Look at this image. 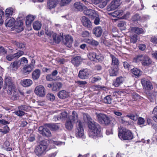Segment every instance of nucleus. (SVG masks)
I'll use <instances>...</instances> for the list:
<instances>
[{
  "label": "nucleus",
  "mask_w": 157,
  "mask_h": 157,
  "mask_svg": "<svg viewBox=\"0 0 157 157\" xmlns=\"http://www.w3.org/2000/svg\"><path fill=\"white\" fill-rule=\"evenodd\" d=\"M88 127L90 130L89 133L90 137L94 138L100 134L101 128L97 123L93 121H89L88 122Z\"/></svg>",
  "instance_id": "1"
},
{
  "label": "nucleus",
  "mask_w": 157,
  "mask_h": 157,
  "mask_svg": "<svg viewBox=\"0 0 157 157\" xmlns=\"http://www.w3.org/2000/svg\"><path fill=\"white\" fill-rule=\"evenodd\" d=\"M133 61L136 63L140 62L143 66H147L151 63V61L149 57L146 55L139 54L133 59Z\"/></svg>",
  "instance_id": "2"
},
{
  "label": "nucleus",
  "mask_w": 157,
  "mask_h": 157,
  "mask_svg": "<svg viewBox=\"0 0 157 157\" xmlns=\"http://www.w3.org/2000/svg\"><path fill=\"white\" fill-rule=\"evenodd\" d=\"M48 143L49 141L46 140L41 141L35 149V151L36 155L40 156L47 149Z\"/></svg>",
  "instance_id": "3"
},
{
  "label": "nucleus",
  "mask_w": 157,
  "mask_h": 157,
  "mask_svg": "<svg viewBox=\"0 0 157 157\" xmlns=\"http://www.w3.org/2000/svg\"><path fill=\"white\" fill-rule=\"evenodd\" d=\"M118 135L120 139L123 140H130L133 138L132 133L130 131L124 128L120 130Z\"/></svg>",
  "instance_id": "4"
},
{
  "label": "nucleus",
  "mask_w": 157,
  "mask_h": 157,
  "mask_svg": "<svg viewBox=\"0 0 157 157\" xmlns=\"http://www.w3.org/2000/svg\"><path fill=\"white\" fill-rule=\"evenodd\" d=\"M4 82L5 85L8 87V94L9 95H11L12 92H15L16 90L15 85L12 78L10 77H7L6 78Z\"/></svg>",
  "instance_id": "5"
},
{
  "label": "nucleus",
  "mask_w": 157,
  "mask_h": 157,
  "mask_svg": "<svg viewBox=\"0 0 157 157\" xmlns=\"http://www.w3.org/2000/svg\"><path fill=\"white\" fill-rule=\"evenodd\" d=\"M87 56L91 60L96 62L102 61L104 59V57L100 53L97 54L94 52H90Z\"/></svg>",
  "instance_id": "6"
},
{
  "label": "nucleus",
  "mask_w": 157,
  "mask_h": 157,
  "mask_svg": "<svg viewBox=\"0 0 157 157\" xmlns=\"http://www.w3.org/2000/svg\"><path fill=\"white\" fill-rule=\"evenodd\" d=\"M70 117L69 115L66 112H63L57 115H55L53 117V120L55 121H63L67 119Z\"/></svg>",
  "instance_id": "7"
},
{
  "label": "nucleus",
  "mask_w": 157,
  "mask_h": 157,
  "mask_svg": "<svg viewBox=\"0 0 157 157\" xmlns=\"http://www.w3.org/2000/svg\"><path fill=\"white\" fill-rule=\"evenodd\" d=\"M84 134V130L82 123L81 121H78L77 124L76 136L77 137H81L83 136Z\"/></svg>",
  "instance_id": "8"
},
{
  "label": "nucleus",
  "mask_w": 157,
  "mask_h": 157,
  "mask_svg": "<svg viewBox=\"0 0 157 157\" xmlns=\"http://www.w3.org/2000/svg\"><path fill=\"white\" fill-rule=\"evenodd\" d=\"M141 82L144 89L147 90H151L153 89L152 84L149 80L143 78L141 79Z\"/></svg>",
  "instance_id": "9"
},
{
  "label": "nucleus",
  "mask_w": 157,
  "mask_h": 157,
  "mask_svg": "<svg viewBox=\"0 0 157 157\" xmlns=\"http://www.w3.org/2000/svg\"><path fill=\"white\" fill-rule=\"evenodd\" d=\"M121 0H114L107 7V10L110 11L117 8L120 5Z\"/></svg>",
  "instance_id": "10"
},
{
  "label": "nucleus",
  "mask_w": 157,
  "mask_h": 157,
  "mask_svg": "<svg viewBox=\"0 0 157 157\" xmlns=\"http://www.w3.org/2000/svg\"><path fill=\"white\" fill-rule=\"evenodd\" d=\"M34 92L37 96L40 97H44L45 94V89L41 85L36 86Z\"/></svg>",
  "instance_id": "11"
},
{
  "label": "nucleus",
  "mask_w": 157,
  "mask_h": 157,
  "mask_svg": "<svg viewBox=\"0 0 157 157\" xmlns=\"http://www.w3.org/2000/svg\"><path fill=\"white\" fill-rule=\"evenodd\" d=\"M48 127L45 126V124L43 126H41L39 128V131L40 133L43 136L47 137L51 136V134L50 131L49 130Z\"/></svg>",
  "instance_id": "12"
},
{
  "label": "nucleus",
  "mask_w": 157,
  "mask_h": 157,
  "mask_svg": "<svg viewBox=\"0 0 157 157\" xmlns=\"http://www.w3.org/2000/svg\"><path fill=\"white\" fill-rule=\"evenodd\" d=\"M89 73L88 69H82L79 71L78 76L82 79H86L88 78Z\"/></svg>",
  "instance_id": "13"
},
{
  "label": "nucleus",
  "mask_w": 157,
  "mask_h": 157,
  "mask_svg": "<svg viewBox=\"0 0 157 157\" xmlns=\"http://www.w3.org/2000/svg\"><path fill=\"white\" fill-rule=\"evenodd\" d=\"M113 113L117 116L121 117L118 118L119 121L124 124L128 125L130 124L128 121H126L124 120L123 117H121L122 115V113L120 110H115L113 111Z\"/></svg>",
  "instance_id": "14"
},
{
  "label": "nucleus",
  "mask_w": 157,
  "mask_h": 157,
  "mask_svg": "<svg viewBox=\"0 0 157 157\" xmlns=\"http://www.w3.org/2000/svg\"><path fill=\"white\" fill-rule=\"evenodd\" d=\"M63 42L64 44L68 47H71L73 42L72 37L69 35L65 36V38H63Z\"/></svg>",
  "instance_id": "15"
},
{
  "label": "nucleus",
  "mask_w": 157,
  "mask_h": 157,
  "mask_svg": "<svg viewBox=\"0 0 157 157\" xmlns=\"http://www.w3.org/2000/svg\"><path fill=\"white\" fill-rule=\"evenodd\" d=\"M74 123L71 121V119L69 117L66 121L64 124L65 128L68 130H71L74 127Z\"/></svg>",
  "instance_id": "16"
},
{
  "label": "nucleus",
  "mask_w": 157,
  "mask_h": 157,
  "mask_svg": "<svg viewBox=\"0 0 157 157\" xmlns=\"http://www.w3.org/2000/svg\"><path fill=\"white\" fill-rule=\"evenodd\" d=\"M81 21L82 24L85 27L90 28L91 26V23L90 20L85 16H83L81 18Z\"/></svg>",
  "instance_id": "17"
},
{
  "label": "nucleus",
  "mask_w": 157,
  "mask_h": 157,
  "mask_svg": "<svg viewBox=\"0 0 157 157\" xmlns=\"http://www.w3.org/2000/svg\"><path fill=\"white\" fill-rule=\"evenodd\" d=\"M93 33L96 37H99L102 34V30L101 27L98 26L94 29Z\"/></svg>",
  "instance_id": "18"
},
{
  "label": "nucleus",
  "mask_w": 157,
  "mask_h": 157,
  "mask_svg": "<svg viewBox=\"0 0 157 157\" xmlns=\"http://www.w3.org/2000/svg\"><path fill=\"white\" fill-rule=\"evenodd\" d=\"M82 62V60L79 56H77L71 60V63L76 67L78 66Z\"/></svg>",
  "instance_id": "19"
},
{
  "label": "nucleus",
  "mask_w": 157,
  "mask_h": 157,
  "mask_svg": "<svg viewBox=\"0 0 157 157\" xmlns=\"http://www.w3.org/2000/svg\"><path fill=\"white\" fill-rule=\"evenodd\" d=\"M63 86L62 83L60 82H55L53 83V86L52 90L53 91H58Z\"/></svg>",
  "instance_id": "20"
},
{
  "label": "nucleus",
  "mask_w": 157,
  "mask_h": 157,
  "mask_svg": "<svg viewBox=\"0 0 157 157\" xmlns=\"http://www.w3.org/2000/svg\"><path fill=\"white\" fill-rule=\"evenodd\" d=\"M58 0H48V6L50 9L54 8L57 5Z\"/></svg>",
  "instance_id": "21"
},
{
  "label": "nucleus",
  "mask_w": 157,
  "mask_h": 157,
  "mask_svg": "<svg viewBox=\"0 0 157 157\" xmlns=\"http://www.w3.org/2000/svg\"><path fill=\"white\" fill-rule=\"evenodd\" d=\"M124 81V78L122 77H118L116 79L115 81L113 82V85L115 87H118L123 83Z\"/></svg>",
  "instance_id": "22"
},
{
  "label": "nucleus",
  "mask_w": 157,
  "mask_h": 157,
  "mask_svg": "<svg viewBox=\"0 0 157 157\" xmlns=\"http://www.w3.org/2000/svg\"><path fill=\"white\" fill-rule=\"evenodd\" d=\"M15 22V19L13 17L9 19L7 18L5 21V25L6 27H11L14 25Z\"/></svg>",
  "instance_id": "23"
},
{
  "label": "nucleus",
  "mask_w": 157,
  "mask_h": 157,
  "mask_svg": "<svg viewBox=\"0 0 157 157\" xmlns=\"http://www.w3.org/2000/svg\"><path fill=\"white\" fill-rule=\"evenodd\" d=\"M20 66L18 60H15L11 63L10 68L13 71L17 70Z\"/></svg>",
  "instance_id": "24"
},
{
  "label": "nucleus",
  "mask_w": 157,
  "mask_h": 157,
  "mask_svg": "<svg viewBox=\"0 0 157 157\" xmlns=\"http://www.w3.org/2000/svg\"><path fill=\"white\" fill-rule=\"evenodd\" d=\"M84 41L94 46H97L99 44L98 42L93 39H86Z\"/></svg>",
  "instance_id": "25"
},
{
  "label": "nucleus",
  "mask_w": 157,
  "mask_h": 157,
  "mask_svg": "<svg viewBox=\"0 0 157 157\" xmlns=\"http://www.w3.org/2000/svg\"><path fill=\"white\" fill-rule=\"evenodd\" d=\"M21 84L25 87L30 86L33 84V81L30 79H25L21 80Z\"/></svg>",
  "instance_id": "26"
},
{
  "label": "nucleus",
  "mask_w": 157,
  "mask_h": 157,
  "mask_svg": "<svg viewBox=\"0 0 157 157\" xmlns=\"http://www.w3.org/2000/svg\"><path fill=\"white\" fill-rule=\"evenodd\" d=\"M58 96L60 99L67 98L69 96V94L65 90H62L59 91L57 94Z\"/></svg>",
  "instance_id": "27"
},
{
  "label": "nucleus",
  "mask_w": 157,
  "mask_h": 157,
  "mask_svg": "<svg viewBox=\"0 0 157 157\" xmlns=\"http://www.w3.org/2000/svg\"><path fill=\"white\" fill-rule=\"evenodd\" d=\"M130 29L132 32L138 34H143L144 33V30L142 28L136 27H132Z\"/></svg>",
  "instance_id": "28"
},
{
  "label": "nucleus",
  "mask_w": 157,
  "mask_h": 157,
  "mask_svg": "<svg viewBox=\"0 0 157 157\" xmlns=\"http://www.w3.org/2000/svg\"><path fill=\"white\" fill-rule=\"evenodd\" d=\"M34 20V17L31 15H29L26 17L25 20L26 25L29 26L30 25L32 22Z\"/></svg>",
  "instance_id": "29"
},
{
  "label": "nucleus",
  "mask_w": 157,
  "mask_h": 157,
  "mask_svg": "<svg viewBox=\"0 0 157 157\" xmlns=\"http://www.w3.org/2000/svg\"><path fill=\"white\" fill-rule=\"evenodd\" d=\"M84 7L82 4L79 2H76L74 4V8L77 11H82Z\"/></svg>",
  "instance_id": "30"
},
{
  "label": "nucleus",
  "mask_w": 157,
  "mask_h": 157,
  "mask_svg": "<svg viewBox=\"0 0 157 157\" xmlns=\"http://www.w3.org/2000/svg\"><path fill=\"white\" fill-rule=\"evenodd\" d=\"M14 11L15 10L13 8L10 7L7 8L5 11L6 17L8 18L11 16Z\"/></svg>",
  "instance_id": "31"
},
{
  "label": "nucleus",
  "mask_w": 157,
  "mask_h": 157,
  "mask_svg": "<svg viewBox=\"0 0 157 157\" xmlns=\"http://www.w3.org/2000/svg\"><path fill=\"white\" fill-rule=\"evenodd\" d=\"M52 38L56 43H59L63 39V37L61 35H57L55 33L53 35Z\"/></svg>",
  "instance_id": "32"
},
{
  "label": "nucleus",
  "mask_w": 157,
  "mask_h": 157,
  "mask_svg": "<svg viewBox=\"0 0 157 157\" xmlns=\"http://www.w3.org/2000/svg\"><path fill=\"white\" fill-rule=\"evenodd\" d=\"M40 75V71L39 69H36L32 73V78L34 80L37 79Z\"/></svg>",
  "instance_id": "33"
},
{
  "label": "nucleus",
  "mask_w": 157,
  "mask_h": 157,
  "mask_svg": "<svg viewBox=\"0 0 157 157\" xmlns=\"http://www.w3.org/2000/svg\"><path fill=\"white\" fill-rule=\"evenodd\" d=\"M97 119L99 122L101 123H103V121L106 116V115L104 114L100 113H96Z\"/></svg>",
  "instance_id": "34"
},
{
  "label": "nucleus",
  "mask_w": 157,
  "mask_h": 157,
  "mask_svg": "<svg viewBox=\"0 0 157 157\" xmlns=\"http://www.w3.org/2000/svg\"><path fill=\"white\" fill-rule=\"evenodd\" d=\"M84 13L87 15H90L91 16H95L97 15L96 12L94 10L91 9H87L84 11Z\"/></svg>",
  "instance_id": "35"
},
{
  "label": "nucleus",
  "mask_w": 157,
  "mask_h": 157,
  "mask_svg": "<svg viewBox=\"0 0 157 157\" xmlns=\"http://www.w3.org/2000/svg\"><path fill=\"white\" fill-rule=\"evenodd\" d=\"M71 120L73 122H76V124L78 121H80L78 120V116L77 113L75 111H73L71 116H70Z\"/></svg>",
  "instance_id": "36"
},
{
  "label": "nucleus",
  "mask_w": 157,
  "mask_h": 157,
  "mask_svg": "<svg viewBox=\"0 0 157 157\" xmlns=\"http://www.w3.org/2000/svg\"><path fill=\"white\" fill-rule=\"evenodd\" d=\"M45 126L48 127L52 130H58L59 126L57 124H46Z\"/></svg>",
  "instance_id": "37"
},
{
  "label": "nucleus",
  "mask_w": 157,
  "mask_h": 157,
  "mask_svg": "<svg viewBox=\"0 0 157 157\" xmlns=\"http://www.w3.org/2000/svg\"><path fill=\"white\" fill-rule=\"evenodd\" d=\"M109 75L111 76H116L118 74V70L117 67H115V68L112 67L109 69Z\"/></svg>",
  "instance_id": "38"
},
{
  "label": "nucleus",
  "mask_w": 157,
  "mask_h": 157,
  "mask_svg": "<svg viewBox=\"0 0 157 157\" xmlns=\"http://www.w3.org/2000/svg\"><path fill=\"white\" fill-rule=\"evenodd\" d=\"M110 56L112 58V65H115V67H117L119 64V61L118 59L114 55L111 54Z\"/></svg>",
  "instance_id": "39"
},
{
  "label": "nucleus",
  "mask_w": 157,
  "mask_h": 157,
  "mask_svg": "<svg viewBox=\"0 0 157 157\" xmlns=\"http://www.w3.org/2000/svg\"><path fill=\"white\" fill-rule=\"evenodd\" d=\"M14 44L15 47L17 48L24 50L25 48V45L24 44L18 43L16 41L14 42Z\"/></svg>",
  "instance_id": "40"
},
{
  "label": "nucleus",
  "mask_w": 157,
  "mask_h": 157,
  "mask_svg": "<svg viewBox=\"0 0 157 157\" xmlns=\"http://www.w3.org/2000/svg\"><path fill=\"white\" fill-rule=\"evenodd\" d=\"M33 68V65L32 64H31L24 67L23 68V71L25 73H29L31 71Z\"/></svg>",
  "instance_id": "41"
},
{
  "label": "nucleus",
  "mask_w": 157,
  "mask_h": 157,
  "mask_svg": "<svg viewBox=\"0 0 157 157\" xmlns=\"http://www.w3.org/2000/svg\"><path fill=\"white\" fill-rule=\"evenodd\" d=\"M132 73L135 76H139L141 74V72L137 68H134L131 70Z\"/></svg>",
  "instance_id": "42"
},
{
  "label": "nucleus",
  "mask_w": 157,
  "mask_h": 157,
  "mask_svg": "<svg viewBox=\"0 0 157 157\" xmlns=\"http://www.w3.org/2000/svg\"><path fill=\"white\" fill-rule=\"evenodd\" d=\"M41 26V23L38 21H35L33 24V26L35 30H39Z\"/></svg>",
  "instance_id": "43"
},
{
  "label": "nucleus",
  "mask_w": 157,
  "mask_h": 157,
  "mask_svg": "<svg viewBox=\"0 0 157 157\" xmlns=\"http://www.w3.org/2000/svg\"><path fill=\"white\" fill-rule=\"evenodd\" d=\"M20 66H25L27 64L28 60L25 57H22L18 60Z\"/></svg>",
  "instance_id": "44"
},
{
  "label": "nucleus",
  "mask_w": 157,
  "mask_h": 157,
  "mask_svg": "<svg viewBox=\"0 0 157 157\" xmlns=\"http://www.w3.org/2000/svg\"><path fill=\"white\" fill-rule=\"evenodd\" d=\"M112 98L111 95H108L105 97L104 99V103L110 104L112 102Z\"/></svg>",
  "instance_id": "45"
},
{
  "label": "nucleus",
  "mask_w": 157,
  "mask_h": 157,
  "mask_svg": "<svg viewBox=\"0 0 157 157\" xmlns=\"http://www.w3.org/2000/svg\"><path fill=\"white\" fill-rule=\"evenodd\" d=\"M46 97L47 99L52 101H53L55 98L54 95L50 93H49L47 94Z\"/></svg>",
  "instance_id": "46"
},
{
  "label": "nucleus",
  "mask_w": 157,
  "mask_h": 157,
  "mask_svg": "<svg viewBox=\"0 0 157 157\" xmlns=\"http://www.w3.org/2000/svg\"><path fill=\"white\" fill-rule=\"evenodd\" d=\"M122 10H116L113 13H111V14L113 17H117L122 15Z\"/></svg>",
  "instance_id": "47"
},
{
  "label": "nucleus",
  "mask_w": 157,
  "mask_h": 157,
  "mask_svg": "<svg viewBox=\"0 0 157 157\" xmlns=\"http://www.w3.org/2000/svg\"><path fill=\"white\" fill-rule=\"evenodd\" d=\"M137 40V36L136 35H134L131 37L130 42L135 44L136 43Z\"/></svg>",
  "instance_id": "48"
},
{
  "label": "nucleus",
  "mask_w": 157,
  "mask_h": 157,
  "mask_svg": "<svg viewBox=\"0 0 157 157\" xmlns=\"http://www.w3.org/2000/svg\"><path fill=\"white\" fill-rule=\"evenodd\" d=\"M94 18H95L94 20V23L96 25H98L99 24L100 22V20L98 17V15L97 13V15L95 16H93Z\"/></svg>",
  "instance_id": "49"
},
{
  "label": "nucleus",
  "mask_w": 157,
  "mask_h": 157,
  "mask_svg": "<svg viewBox=\"0 0 157 157\" xmlns=\"http://www.w3.org/2000/svg\"><path fill=\"white\" fill-rule=\"evenodd\" d=\"M110 118L107 116H106V117L104 120L103 121V123L105 125H108L110 123Z\"/></svg>",
  "instance_id": "50"
},
{
  "label": "nucleus",
  "mask_w": 157,
  "mask_h": 157,
  "mask_svg": "<svg viewBox=\"0 0 157 157\" xmlns=\"http://www.w3.org/2000/svg\"><path fill=\"white\" fill-rule=\"evenodd\" d=\"M24 53V52L22 51H19L18 52L14 53V55L15 58H18L21 56H22Z\"/></svg>",
  "instance_id": "51"
},
{
  "label": "nucleus",
  "mask_w": 157,
  "mask_h": 157,
  "mask_svg": "<svg viewBox=\"0 0 157 157\" xmlns=\"http://www.w3.org/2000/svg\"><path fill=\"white\" fill-rule=\"evenodd\" d=\"M101 80V78L98 76L97 77H93L91 78V82L95 83Z\"/></svg>",
  "instance_id": "52"
},
{
  "label": "nucleus",
  "mask_w": 157,
  "mask_h": 157,
  "mask_svg": "<svg viewBox=\"0 0 157 157\" xmlns=\"http://www.w3.org/2000/svg\"><path fill=\"white\" fill-rule=\"evenodd\" d=\"M14 113L15 114L20 117L24 115L25 114V112L23 111H21L20 110L16 111Z\"/></svg>",
  "instance_id": "53"
},
{
  "label": "nucleus",
  "mask_w": 157,
  "mask_h": 157,
  "mask_svg": "<svg viewBox=\"0 0 157 157\" xmlns=\"http://www.w3.org/2000/svg\"><path fill=\"white\" fill-rule=\"evenodd\" d=\"M15 28L16 29H17V31L18 32H20L22 31L23 30V24L22 23H20V24L19 25L16 26Z\"/></svg>",
  "instance_id": "54"
},
{
  "label": "nucleus",
  "mask_w": 157,
  "mask_h": 157,
  "mask_svg": "<svg viewBox=\"0 0 157 157\" xmlns=\"http://www.w3.org/2000/svg\"><path fill=\"white\" fill-rule=\"evenodd\" d=\"M126 117H129L135 121H136L138 118L137 116L134 115L133 114L130 115H127L126 116Z\"/></svg>",
  "instance_id": "55"
},
{
  "label": "nucleus",
  "mask_w": 157,
  "mask_h": 157,
  "mask_svg": "<svg viewBox=\"0 0 157 157\" xmlns=\"http://www.w3.org/2000/svg\"><path fill=\"white\" fill-rule=\"evenodd\" d=\"M71 1V0H61V5L65 6L68 4Z\"/></svg>",
  "instance_id": "56"
},
{
  "label": "nucleus",
  "mask_w": 157,
  "mask_h": 157,
  "mask_svg": "<svg viewBox=\"0 0 157 157\" xmlns=\"http://www.w3.org/2000/svg\"><path fill=\"white\" fill-rule=\"evenodd\" d=\"M9 128L7 126H5L3 129H0V131L4 134L7 133L9 132Z\"/></svg>",
  "instance_id": "57"
},
{
  "label": "nucleus",
  "mask_w": 157,
  "mask_h": 157,
  "mask_svg": "<svg viewBox=\"0 0 157 157\" xmlns=\"http://www.w3.org/2000/svg\"><path fill=\"white\" fill-rule=\"evenodd\" d=\"M18 110H20L21 111H27L28 109V107L26 105H21L19 106L18 107Z\"/></svg>",
  "instance_id": "58"
},
{
  "label": "nucleus",
  "mask_w": 157,
  "mask_h": 157,
  "mask_svg": "<svg viewBox=\"0 0 157 157\" xmlns=\"http://www.w3.org/2000/svg\"><path fill=\"white\" fill-rule=\"evenodd\" d=\"M46 79L47 80L51 81L55 80V78L52 74H48L46 77Z\"/></svg>",
  "instance_id": "59"
},
{
  "label": "nucleus",
  "mask_w": 157,
  "mask_h": 157,
  "mask_svg": "<svg viewBox=\"0 0 157 157\" xmlns=\"http://www.w3.org/2000/svg\"><path fill=\"white\" fill-rule=\"evenodd\" d=\"M6 58V59L9 61H11L13 59L15 58L14 54H10L7 55Z\"/></svg>",
  "instance_id": "60"
},
{
  "label": "nucleus",
  "mask_w": 157,
  "mask_h": 157,
  "mask_svg": "<svg viewBox=\"0 0 157 157\" xmlns=\"http://www.w3.org/2000/svg\"><path fill=\"white\" fill-rule=\"evenodd\" d=\"M46 34L48 36L50 37V39H51V38H52L53 37V34H55V33H53L52 31H51L49 30H47L46 31Z\"/></svg>",
  "instance_id": "61"
},
{
  "label": "nucleus",
  "mask_w": 157,
  "mask_h": 157,
  "mask_svg": "<svg viewBox=\"0 0 157 157\" xmlns=\"http://www.w3.org/2000/svg\"><path fill=\"white\" fill-rule=\"evenodd\" d=\"M132 98L134 100H136L140 98V96L137 94L135 93L132 94Z\"/></svg>",
  "instance_id": "62"
},
{
  "label": "nucleus",
  "mask_w": 157,
  "mask_h": 157,
  "mask_svg": "<svg viewBox=\"0 0 157 157\" xmlns=\"http://www.w3.org/2000/svg\"><path fill=\"white\" fill-rule=\"evenodd\" d=\"M76 83L79 85L81 87L83 85L86 84L87 83V82L85 81H78L75 82Z\"/></svg>",
  "instance_id": "63"
},
{
  "label": "nucleus",
  "mask_w": 157,
  "mask_h": 157,
  "mask_svg": "<svg viewBox=\"0 0 157 157\" xmlns=\"http://www.w3.org/2000/svg\"><path fill=\"white\" fill-rule=\"evenodd\" d=\"M138 123L139 124H143L145 122L144 119L142 117H138Z\"/></svg>",
  "instance_id": "64"
}]
</instances>
